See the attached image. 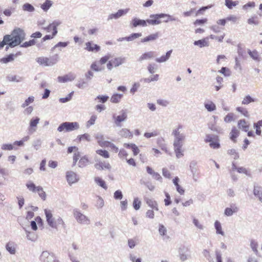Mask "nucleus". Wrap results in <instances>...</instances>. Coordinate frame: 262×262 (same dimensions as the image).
Returning <instances> with one entry per match:
<instances>
[{"label": "nucleus", "instance_id": "nucleus-1", "mask_svg": "<svg viewBox=\"0 0 262 262\" xmlns=\"http://www.w3.org/2000/svg\"><path fill=\"white\" fill-rule=\"evenodd\" d=\"M183 126L179 125L172 131L171 135L173 137V146L176 157L179 159L184 156L182 147L186 139V135L182 132Z\"/></svg>", "mask_w": 262, "mask_h": 262}, {"label": "nucleus", "instance_id": "nucleus-2", "mask_svg": "<svg viewBox=\"0 0 262 262\" xmlns=\"http://www.w3.org/2000/svg\"><path fill=\"white\" fill-rule=\"evenodd\" d=\"M6 36H9V46L10 48H14L20 45L25 39L26 33L23 29L15 28L11 32V34L6 35Z\"/></svg>", "mask_w": 262, "mask_h": 262}, {"label": "nucleus", "instance_id": "nucleus-3", "mask_svg": "<svg viewBox=\"0 0 262 262\" xmlns=\"http://www.w3.org/2000/svg\"><path fill=\"white\" fill-rule=\"evenodd\" d=\"M44 212L46 221L50 227L57 229L59 226L64 225V223L61 217L60 216H57V217H53L52 211L50 210L45 209Z\"/></svg>", "mask_w": 262, "mask_h": 262}, {"label": "nucleus", "instance_id": "nucleus-4", "mask_svg": "<svg viewBox=\"0 0 262 262\" xmlns=\"http://www.w3.org/2000/svg\"><path fill=\"white\" fill-rule=\"evenodd\" d=\"M59 60L57 54H55L50 57H39L36 58V61L43 67H52L55 65Z\"/></svg>", "mask_w": 262, "mask_h": 262}, {"label": "nucleus", "instance_id": "nucleus-5", "mask_svg": "<svg viewBox=\"0 0 262 262\" xmlns=\"http://www.w3.org/2000/svg\"><path fill=\"white\" fill-rule=\"evenodd\" d=\"M79 128V124L77 122H64L59 125L57 128V130L59 132L63 131L70 132L77 130Z\"/></svg>", "mask_w": 262, "mask_h": 262}, {"label": "nucleus", "instance_id": "nucleus-6", "mask_svg": "<svg viewBox=\"0 0 262 262\" xmlns=\"http://www.w3.org/2000/svg\"><path fill=\"white\" fill-rule=\"evenodd\" d=\"M73 215L79 224L86 225L90 224L91 221L89 218L82 214L78 209L73 210Z\"/></svg>", "mask_w": 262, "mask_h": 262}, {"label": "nucleus", "instance_id": "nucleus-7", "mask_svg": "<svg viewBox=\"0 0 262 262\" xmlns=\"http://www.w3.org/2000/svg\"><path fill=\"white\" fill-rule=\"evenodd\" d=\"M164 17H171V15L164 13L151 14L149 16V19H147V21L149 25H157L161 23L160 19Z\"/></svg>", "mask_w": 262, "mask_h": 262}, {"label": "nucleus", "instance_id": "nucleus-8", "mask_svg": "<svg viewBox=\"0 0 262 262\" xmlns=\"http://www.w3.org/2000/svg\"><path fill=\"white\" fill-rule=\"evenodd\" d=\"M127 118V115L125 111L122 110L120 112V115L117 116L116 114L113 115V119L115 124L118 127L121 126V122H124Z\"/></svg>", "mask_w": 262, "mask_h": 262}, {"label": "nucleus", "instance_id": "nucleus-9", "mask_svg": "<svg viewBox=\"0 0 262 262\" xmlns=\"http://www.w3.org/2000/svg\"><path fill=\"white\" fill-rule=\"evenodd\" d=\"M40 260L41 262H59L53 253H50L47 251H43L41 253Z\"/></svg>", "mask_w": 262, "mask_h": 262}, {"label": "nucleus", "instance_id": "nucleus-10", "mask_svg": "<svg viewBox=\"0 0 262 262\" xmlns=\"http://www.w3.org/2000/svg\"><path fill=\"white\" fill-rule=\"evenodd\" d=\"M95 161L96 162V163L94 165V167L96 169L98 170H110L111 168V166L110 165L109 163L106 162L105 161H101L99 160L97 157H95Z\"/></svg>", "mask_w": 262, "mask_h": 262}, {"label": "nucleus", "instance_id": "nucleus-11", "mask_svg": "<svg viewBox=\"0 0 262 262\" xmlns=\"http://www.w3.org/2000/svg\"><path fill=\"white\" fill-rule=\"evenodd\" d=\"M66 179L70 185L77 182L79 180L76 173L72 171H68L66 172Z\"/></svg>", "mask_w": 262, "mask_h": 262}, {"label": "nucleus", "instance_id": "nucleus-12", "mask_svg": "<svg viewBox=\"0 0 262 262\" xmlns=\"http://www.w3.org/2000/svg\"><path fill=\"white\" fill-rule=\"evenodd\" d=\"M197 162L193 160L190 162L189 164V169L192 175V178L194 181H196L198 178V169L197 166Z\"/></svg>", "mask_w": 262, "mask_h": 262}, {"label": "nucleus", "instance_id": "nucleus-13", "mask_svg": "<svg viewBox=\"0 0 262 262\" xmlns=\"http://www.w3.org/2000/svg\"><path fill=\"white\" fill-rule=\"evenodd\" d=\"M39 120L40 119L38 117L33 118L31 119L28 127V132L29 134H32L36 131L37 126Z\"/></svg>", "mask_w": 262, "mask_h": 262}, {"label": "nucleus", "instance_id": "nucleus-14", "mask_svg": "<svg viewBox=\"0 0 262 262\" xmlns=\"http://www.w3.org/2000/svg\"><path fill=\"white\" fill-rule=\"evenodd\" d=\"M129 9H120L115 13L110 14L108 16L107 20L112 19H117L121 16L125 15L128 12Z\"/></svg>", "mask_w": 262, "mask_h": 262}, {"label": "nucleus", "instance_id": "nucleus-15", "mask_svg": "<svg viewBox=\"0 0 262 262\" xmlns=\"http://www.w3.org/2000/svg\"><path fill=\"white\" fill-rule=\"evenodd\" d=\"M76 77V75L73 73H69L63 76H58L57 79L59 82L65 83L73 81Z\"/></svg>", "mask_w": 262, "mask_h": 262}, {"label": "nucleus", "instance_id": "nucleus-16", "mask_svg": "<svg viewBox=\"0 0 262 262\" xmlns=\"http://www.w3.org/2000/svg\"><path fill=\"white\" fill-rule=\"evenodd\" d=\"M155 57V52L148 51L143 53L138 59V61L141 62L144 60H150Z\"/></svg>", "mask_w": 262, "mask_h": 262}, {"label": "nucleus", "instance_id": "nucleus-17", "mask_svg": "<svg viewBox=\"0 0 262 262\" xmlns=\"http://www.w3.org/2000/svg\"><path fill=\"white\" fill-rule=\"evenodd\" d=\"M147 20L140 19L137 18H134L132 19L130 25L133 27H137L138 26L146 27L147 26Z\"/></svg>", "mask_w": 262, "mask_h": 262}, {"label": "nucleus", "instance_id": "nucleus-18", "mask_svg": "<svg viewBox=\"0 0 262 262\" xmlns=\"http://www.w3.org/2000/svg\"><path fill=\"white\" fill-rule=\"evenodd\" d=\"M238 210V208L235 204H231L230 207H227L225 209L224 214L225 215L230 216L234 213H236Z\"/></svg>", "mask_w": 262, "mask_h": 262}, {"label": "nucleus", "instance_id": "nucleus-19", "mask_svg": "<svg viewBox=\"0 0 262 262\" xmlns=\"http://www.w3.org/2000/svg\"><path fill=\"white\" fill-rule=\"evenodd\" d=\"M85 49L90 52H98L100 49V47L98 45L92 43L91 41L87 42L85 43Z\"/></svg>", "mask_w": 262, "mask_h": 262}, {"label": "nucleus", "instance_id": "nucleus-20", "mask_svg": "<svg viewBox=\"0 0 262 262\" xmlns=\"http://www.w3.org/2000/svg\"><path fill=\"white\" fill-rule=\"evenodd\" d=\"M145 201L149 207L156 211L159 210L158 204L156 201L148 198H145Z\"/></svg>", "mask_w": 262, "mask_h": 262}, {"label": "nucleus", "instance_id": "nucleus-21", "mask_svg": "<svg viewBox=\"0 0 262 262\" xmlns=\"http://www.w3.org/2000/svg\"><path fill=\"white\" fill-rule=\"evenodd\" d=\"M172 50H170L167 51L165 55L161 56L160 57L157 58L155 60L158 63H162L167 61L170 58Z\"/></svg>", "mask_w": 262, "mask_h": 262}, {"label": "nucleus", "instance_id": "nucleus-22", "mask_svg": "<svg viewBox=\"0 0 262 262\" xmlns=\"http://www.w3.org/2000/svg\"><path fill=\"white\" fill-rule=\"evenodd\" d=\"M214 120H215L216 119H217V117L213 116ZM215 121H214V124L209 123L208 124V127L210 129H211L212 131L215 132L219 134H222L223 133V129L219 126H216L215 125Z\"/></svg>", "mask_w": 262, "mask_h": 262}, {"label": "nucleus", "instance_id": "nucleus-23", "mask_svg": "<svg viewBox=\"0 0 262 262\" xmlns=\"http://www.w3.org/2000/svg\"><path fill=\"white\" fill-rule=\"evenodd\" d=\"M118 135L124 138H131L133 137V134L129 129L125 128L121 129L118 132Z\"/></svg>", "mask_w": 262, "mask_h": 262}, {"label": "nucleus", "instance_id": "nucleus-24", "mask_svg": "<svg viewBox=\"0 0 262 262\" xmlns=\"http://www.w3.org/2000/svg\"><path fill=\"white\" fill-rule=\"evenodd\" d=\"M26 186L30 191L33 192H40V190L42 189V187L36 186L31 181L28 182L26 184Z\"/></svg>", "mask_w": 262, "mask_h": 262}, {"label": "nucleus", "instance_id": "nucleus-25", "mask_svg": "<svg viewBox=\"0 0 262 262\" xmlns=\"http://www.w3.org/2000/svg\"><path fill=\"white\" fill-rule=\"evenodd\" d=\"M18 54H19V53H16V54H10L1 58L0 61L3 63H7L9 62H12L14 60V58L17 57Z\"/></svg>", "mask_w": 262, "mask_h": 262}, {"label": "nucleus", "instance_id": "nucleus-26", "mask_svg": "<svg viewBox=\"0 0 262 262\" xmlns=\"http://www.w3.org/2000/svg\"><path fill=\"white\" fill-rule=\"evenodd\" d=\"M180 179L178 177H176L172 180L173 184L176 186L177 191L180 194H183L184 193V189L180 186L179 184Z\"/></svg>", "mask_w": 262, "mask_h": 262}, {"label": "nucleus", "instance_id": "nucleus-27", "mask_svg": "<svg viewBox=\"0 0 262 262\" xmlns=\"http://www.w3.org/2000/svg\"><path fill=\"white\" fill-rule=\"evenodd\" d=\"M159 37V34L158 33H156L154 34H150L144 38L142 39L141 40V42H148L150 41H154L156 40Z\"/></svg>", "mask_w": 262, "mask_h": 262}, {"label": "nucleus", "instance_id": "nucleus-28", "mask_svg": "<svg viewBox=\"0 0 262 262\" xmlns=\"http://www.w3.org/2000/svg\"><path fill=\"white\" fill-rule=\"evenodd\" d=\"M253 194L256 196L259 202L262 203V191L261 188L259 186H254L253 190Z\"/></svg>", "mask_w": 262, "mask_h": 262}, {"label": "nucleus", "instance_id": "nucleus-29", "mask_svg": "<svg viewBox=\"0 0 262 262\" xmlns=\"http://www.w3.org/2000/svg\"><path fill=\"white\" fill-rule=\"evenodd\" d=\"M193 43L195 46H198L200 48L208 47L209 46L207 38L195 41Z\"/></svg>", "mask_w": 262, "mask_h": 262}, {"label": "nucleus", "instance_id": "nucleus-30", "mask_svg": "<svg viewBox=\"0 0 262 262\" xmlns=\"http://www.w3.org/2000/svg\"><path fill=\"white\" fill-rule=\"evenodd\" d=\"M7 79L11 82H20L23 81L24 78L19 76L10 75L7 76Z\"/></svg>", "mask_w": 262, "mask_h": 262}, {"label": "nucleus", "instance_id": "nucleus-31", "mask_svg": "<svg viewBox=\"0 0 262 262\" xmlns=\"http://www.w3.org/2000/svg\"><path fill=\"white\" fill-rule=\"evenodd\" d=\"M205 108L208 112H212L216 110L215 104L211 101H208L204 103Z\"/></svg>", "mask_w": 262, "mask_h": 262}, {"label": "nucleus", "instance_id": "nucleus-32", "mask_svg": "<svg viewBox=\"0 0 262 262\" xmlns=\"http://www.w3.org/2000/svg\"><path fill=\"white\" fill-rule=\"evenodd\" d=\"M214 228L217 234H221L222 236L225 235L224 232L222 230L221 224L219 221H216L214 222Z\"/></svg>", "mask_w": 262, "mask_h": 262}, {"label": "nucleus", "instance_id": "nucleus-33", "mask_svg": "<svg viewBox=\"0 0 262 262\" xmlns=\"http://www.w3.org/2000/svg\"><path fill=\"white\" fill-rule=\"evenodd\" d=\"M53 5V2L50 0L46 1L40 5V8L44 12H47Z\"/></svg>", "mask_w": 262, "mask_h": 262}, {"label": "nucleus", "instance_id": "nucleus-34", "mask_svg": "<svg viewBox=\"0 0 262 262\" xmlns=\"http://www.w3.org/2000/svg\"><path fill=\"white\" fill-rule=\"evenodd\" d=\"M123 96L122 94H114L111 98V101L114 103H119L121 101Z\"/></svg>", "mask_w": 262, "mask_h": 262}, {"label": "nucleus", "instance_id": "nucleus-35", "mask_svg": "<svg viewBox=\"0 0 262 262\" xmlns=\"http://www.w3.org/2000/svg\"><path fill=\"white\" fill-rule=\"evenodd\" d=\"M61 24V22L59 20H55L51 23V26H52L53 35H56L57 34V27L59 26Z\"/></svg>", "mask_w": 262, "mask_h": 262}, {"label": "nucleus", "instance_id": "nucleus-36", "mask_svg": "<svg viewBox=\"0 0 262 262\" xmlns=\"http://www.w3.org/2000/svg\"><path fill=\"white\" fill-rule=\"evenodd\" d=\"M6 249L11 254H15L16 249L13 243L8 242L6 245Z\"/></svg>", "mask_w": 262, "mask_h": 262}, {"label": "nucleus", "instance_id": "nucleus-37", "mask_svg": "<svg viewBox=\"0 0 262 262\" xmlns=\"http://www.w3.org/2000/svg\"><path fill=\"white\" fill-rule=\"evenodd\" d=\"M248 53L253 60L257 61H260V58L259 57V54L256 51L254 50L251 51L250 50H248Z\"/></svg>", "mask_w": 262, "mask_h": 262}, {"label": "nucleus", "instance_id": "nucleus-38", "mask_svg": "<svg viewBox=\"0 0 262 262\" xmlns=\"http://www.w3.org/2000/svg\"><path fill=\"white\" fill-rule=\"evenodd\" d=\"M238 126L239 128L243 129L245 132H247L249 129V125L245 120H240L238 122Z\"/></svg>", "mask_w": 262, "mask_h": 262}, {"label": "nucleus", "instance_id": "nucleus-39", "mask_svg": "<svg viewBox=\"0 0 262 262\" xmlns=\"http://www.w3.org/2000/svg\"><path fill=\"white\" fill-rule=\"evenodd\" d=\"M238 135L239 131L235 127H233L230 133V139L235 142V139L238 136Z\"/></svg>", "mask_w": 262, "mask_h": 262}, {"label": "nucleus", "instance_id": "nucleus-40", "mask_svg": "<svg viewBox=\"0 0 262 262\" xmlns=\"http://www.w3.org/2000/svg\"><path fill=\"white\" fill-rule=\"evenodd\" d=\"M95 182L97 185L102 187L103 188L105 189H106L107 188V187L105 184V181L103 180L101 178L99 177H95Z\"/></svg>", "mask_w": 262, "mask_h": 262}, {"label": "nucleus", "instance_id": "nucleus-41", "mask_svg": "<svg viewBox=\"0 0 262 262\" xmlns=\"http://www.w3.org/2000/svg\"><path fill=\"white\" fill-rule=\"evenodd\" d=\"M76 86L79 89H83L88 86V82L84 79H80L78 81Z\"/></svg>", "mask_w": 262, "mask_h": 262}, {"label": "nucleus", "instance_id": "nucleus-42", "mask_svg": "<svg viewBox=\"0 0 262 262\" xmlns=\"http://www.w3.org/2000/svg\"><path fill=\"white\" fill-rule=\"evenodd\" d=\"M22 8L25 11L32 12L35 11L34 7L29 3H25L23 5Z\"/></svg>", "mask_w": 262, "mask_h": 262}, {"label": "nucleus", "instance_id": "nucleus-43", "mask_svg": "<svg viewBox=\"0 0 262 262\" xmlns=\"http://www.w3.org/2000/svg\"><path fill=\"white\" fill-rule=\"evenodd\" d=\"M247 23L249 25L254 24L256 26H257L259 24V21L258 20V17L256 15L253 16L248 19Z\"/></svg>", "mask_w": 262, "mask_h": 262}, {"label": "nucleus", "instance_id": "nucleus-44", "mask_svg": "<svg viewBox=\"0 0 262 262\" xmlns=\"http://www.w3.org/2000/svg\"><path fill=\"white\" fill-rule=\"evenodd\" d=\"M114 67H118L120 65L122 64L125 61L124 58L118 57L115 58L114 59L112 60Z\"/></svg>", "mask_w": 262, "mask_h": 262}, {"label": "nucleus", "instance_id": "nucleus-45", "mask_svg": "<svg viewBox=\"0 0 262 262\" xmlns=\"http://www.w3.org/2000/svg\"><path fill=\"white\" fill-rule=\"evenodd\" d=\"M142 36L141 33H134L130 34L129 36H127L126 39V41H130L135 40V39L139 38Z\"/></svg>", "mask_w": 262, "mask_h": 262}, {"label": "nucleus", "instance_id": "nucleus-46", "mask_svg": "<svg viewBox=\"0 0 262 262\" xmlns=\"http://www.w3.org/2000/svg\"><path fill=\"white\" fill-rule=\"evenodd\" d=\"M238 1L233 2L232 0H225V5L228 8L230 9H232L233 7L236 6L238 5Z\"/></svg>", "mask_w": 262, "mask_h": 262}, {"label": "nucleus", "instance_id": "nucleus-47", "mask_svg": "<svg viewBox=\"0 0 262 262\" xmlns=\"http://www.w3.org/2000/svg\"><path fill=\"white\" fill-rule=\"evenodd\" d=\"M88 158L84 156L79 160L78 165L79 167H84L88 165Z\"/></svg>", "mask_w": 262, "mask_h": 262}, {"label": "nucleus", "instance_id": "nucleus-48", "mask_svg": "<svg viewBox=\"0 0 262 262\" xmlns=\"http://www.w3.org/2000/svg\"><path fill=\"white\" fill-rule=\"evenodd\" d=\"M255 101V99L252 98L250 95H247L245 96L243 101L242 103L243 104H248L251 102H253Z\"/></svg>", "mask_w": 262, "mask_h": 262}, {"label": "nucleus", "instance_id": "nucleus-49", "mask_svg": "<svg viewBox=\"0 0 262 262\" xmlns=\"http://www.w3.org/2000/svg\"><path fill=\"white\" fill-rule=\"evenodd\" d=\"M96 152L104 158H108L110 157V154L106 150L98 149L96 151Z\"/></svg>", "mask_w": 262, "mask_h": 262}, {"label": "nucleus", "instance_id": "nucleus-50", "mask_svg": "<svg viewBox=\"0 0 262 262\" xmlns=\"http://www.w3.org/2000/svg\"><path fill=\"white\" fill-rule=\"evenodd\" d=\"M97 198L96 206L97 208H101L104 206V201L100 196H97Z\"/></svg>", "mask_w": 262, "mask_h": 262}, {"label": "nucleus", "instance_id": "nucleus-51", "mask_svg": "<svg viewBox=\"0 0 262 262\" xmlns=\"http://www.w3.org/2000/svg\"><path fill=\"white\" fill-rule=\"evenodd\" d=\"M34 100V97L33 96L29 97L25 102L22 104L21 107H25L28 106L30 104L32 103Z\"/></svg>", "mask_w": 262, "mask_h": 262}, {"label": "nucleus", "instance_id": "nucleus-52", "mask_svg": "<svg viewBox=\"0 0 262 262\" xmlns=\"http://www.w3.org/2000/svg\"><path fill=\"white\" fill-rule=\"evenodd\" d=\"M97 117L96 115H92L89 120L86 122V127L88 128L90 127V126L93 125L95 124V122L97 119Z\"/></svg>", "mask_w": 262, "mask_h": 262}, {"label": "nucleus", "instance_id": "nucleus-53", "mask_svg": "<svg viewBox=\"0 0 262 262\" xmlns=\"http://www.w3.org/2000/svg\"><path fill=\"white\" fill-rule=\"evenodd\" d=\"M74 94V92H71L68 96L65 98H61L59 99V101L61 103H66L69 101H70L72 99V96Z\"/></svg>", "mask_w": 262, "mask_h": 262}, {"label": "nucleus", "instance_id": "nucleus-54", "mask_svg": "<svg viewBox=\"0 0 262 262\" xmlns=\"http://www.w3.org/2000/svg\"><path fill=\"white\" fill-rule=\"evenodd\" d=\"M36 43V41L34 39H31L29 41H26L20 45L21 47L28 48L30 46H32Z\"/></svg>", "mask_w": 262, "mask_h": 262}, {"label": "nucleus", "instance_id": "nucleus-55", "mask_svg": "<svg viewBox=\"0 0 262 262\" xmlns=\"http://www.w3.org/2000/svg\"><path fill=\"white\" fill-rule=\"evenodd\" d=\"M250 247L255 254L257 255L258 254L257 243L254 240H252L250 243Z\"/></svg>", "mask_w": 262, "mask_h": 262}, {"label": "nucleus", "instance_id": "nucleus-56", "mask_svg": "<svg viewBox=\"0 0 262 262\" xmlns=\"http://www.w3.org/2000/svg\"><path fill=\"white\" fill-rule=\"evenodd\" d=\"M9 36L5 35L3 37V40L2 41H0V49L3 48L5 45L9 46Z\"/></svg>", "mask_w": 262, "mask_h": 262}, {"label": "nucleus", "instance_id": "nucleus-57", "mask_svg": "<svg viewBox=\"0 0 262 262\" xmlns=\"http://www.w3.org/2000/svg\"><path fill=\"white\" fill-rule=\"evenodd\" d=\"M27 234V238L28 240L32 242H35L36 239V236L33 233H31L27 230H26Z\"/></svg>", "mask_w": 262, "mask_h": 262}, {"label": "nucleus", "instance_id": "nucleus-58", "mask_svg": "<svg viewBox=\"0 0 262 262\" xmlns=\"http://www.w3.org/2000/svg\"><path fill=\"white\" fill-rule=\"evenodd\" d=\"M141 204V201L139 200L138 198H135L133 202L134 208L136 210H139L140 208Z\"/></svg>", "mask_w": 262, "mask_h": 262}, {"label": "nucleus", "instance_id": "nucleus-59", "mask_svg": "<svg viewBox=\"0 0 262 262\" xmlns=\"http://www.w3.org/2000/svg\"><path fill=\"white\" fill-rule=\"evenodd\" d=\"M157 102L159 105L163 107H166L169 104V101L165 99H158Z\"/></svg>", "mask_w": 262, "mask_h": 262}, {"label": "nucleus", "instance_id": "nucleus-60", "mask_svg": "<svg viewBox=\"0 0 262 262\" xmlns=\"http://www.w3.org/2000/svg\"><path fill=\"white\" fill-rule=\"evenodd\" d=\"M164 194L166 196V199H164V203L165 206H168L171 204V201L170 199V196L169 193L166 191H164Z\"/></svg>", "mask_w": 262, "mask_h": 262}, {"label": "nucleus", "instance_id": "nucleus-61", "mask_svg": "<svg viewBox=\"0 0 262 262\" xmlns=\"http://www.w3.org/2000/svg\"><path fill=\"white\" fill-rule=\"evenodd\" d=\"M158 135V132L156 130L151 132V133H145L144 134V136L146 138H150L151 137H156Z\"/></svg>", "mask_w": 262, "mask_h": 262}, {"label": "nucleus", "instance_id": "nucleus-62", "mask_svg": "<svg viewBox=\"0 0 262 262\" xmlns=\"http://www.w3.org/2000/svg\"><path fill=\"white\" fill-rule=\"evenodd\" d=\"M209 146L211 148L213 149H218L220 147V144L219 143V139L214 141L213 143H210Z\"/></svg>", "mask_w": 262, "mask_h": 262}, {"label": "nucleus", "instance_id": "nucleus-63", "mask_svg": "<svg viewBox=\"0 0 262 262\" xmlns=\"http://www.w3.org/2000/svg\"><path fill=\"white\" fill-rule=\"evenodd\" d=\"M95 138L97 140V143L99 145V142H102L104 140V135L101 133H97L95 135Z\"/></svg>", "mask_w": 262, "mask_h": 262}, {"label": "nucleus", "instance_id": "nucleus-64", "mask_svg": "<svg viewBox=\"0 0 262 262\" xmlns=\"http://www.w3.org/2000/svg\"><path fill=\"white\" fill-rule=\"evenodd\" d=\"M123 197V194L121 190H116L114 194V198L116 200H121Z\"/></svg>", "mask_w": 262, "mask_h": 262}]
</instances>
